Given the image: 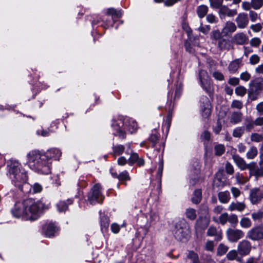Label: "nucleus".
<instances>
[{"label": "nucleus", "mask_w": 263, "mask_h": 263, "mask_svg": "<svg viewBox=\"0 0 263 263\" xmlns=\"http://www.w3.org/2000/svg\"><path fill=\"white\" fill-rule=\"evenodd\" d=\"M206 21L211 24L216 23L218 22L217 18L213 14H209L206 17Z\"/></svg>", "instance_id": "nucleus-53"}, {"label": "nucleus", "mask_w": 263, "mask_h": 263, "mask_svg": "<svg viewBox=\"0 0 263 263\" xmlns=\"http://www.w3.org/2000/svg\"><path fill=\"white\" fill-rule=\"evenodd\" d=\"M252 8L258 10L263 6V0H251Z\"/></svg>", "instance_id": "nucleus-38"}, {"label": "nucleus", "mask_w": 263, "mask_h": 263, "mask_svg": "<svg viewBox=\"0 0 263 263\" xmlns=\"http://www.w3.org/2000/svg\"><path fill=\"white\" fill-rule=\"evenodd\" d=\"M206 234L208 236L215 237V240L219 241L222 239V232L221 231H218L217 229L214 226H211L208 229Z\"/></svg>", "instance_id": "nucleus-21"}, {"label": "nucleus", "mask_w": 263, "mask_h": 263, "mask_svg": "<svg viewBox=\"0 0 263 263\" xmlns=\"http://www.w3.org/2000/svg\"><path fill=\"white\" fill-rule=\"evenodd\" d=\"M240 78L242 80L247 82L250 80L251 74L247 71H245L240 74Z\"/></svg>", "instance_id": "nucleus-63"}, {"label": "nucleus", "mask_w": 263, "mask_h": 263, "mask_svg": "<svg viewBox=\"0 0 263 263\" xmlns=\"http://www.w3.org/2000/svg\"><path fill=\"white\" fill-rule=\"evenodd\" d=\"M263 139L262 135L257 133H253L251 136V140L255 142H259Z\"/></svg>", "instance_id": "nucleus-46"}, {"label": "nucleus", "mask_w": 263, "mask_h": 263, "mask_svg": "<svg viewBox=\"0 0 263 263\" xmlns=\"http://www.w3.org/2000/svg\"><path fill=\"white\" fill-rule=\"evenodd\" d=\"M101 229L103 231V229L105 230H107L109 226V220L108 217L106 216H103L101 217L100 220Z\"/></svg>", "instance_id": "nucleus-34"}, {"label": "nucleus", "mask_w": 263, "mask_h": 263, "mask_svg": "<svg viewBox=\"0 0 263 263\" xmlns=\"http://www.w3.org/2000/svg\"><path fill=\"white\" fill-rule=\"evenodd\" d=\"M202 193L200 190H196L195 191L193 197L192 198V201L195 204L199 203L201 200Z\"/></svg>", "instance_id": "nucleus-31"}, {"label": "nucleus", "mask_w": 263, "mask_h": 263, "mask_svg": "<svg viewBox=\"0 0 263 263\" xmlns=\"http://www.w3.org/2000/svg\"><path fill=\"white\" fill-rule=\"evenodd\" d=\"M263 90V77L257 78L251 81L249 84V95L253 97L252 100H255L256 97Z\"/></svg>", "instance_id": "nucleus-5"}, {"label": "nucleus", "mask_w": 263, "mask_h": 263, "mask_svg": "<svg viewBox=\"0 0 263 263\" xmlns=\"http://www.w3.org/2000/svg\"><path fill=\"white\" fill-rule=\"evenodd\" d=\"M235 22L237 26L240 29H243L247 27L249 24V18L248 15L245 13H240L235 18Z\"/></svg>", "instance_id": "nucleus-11"}, {"label": "nucleus", "mask_w": 263, "mask_h": 263, "mask_svg": "<svg viewBox=\"0 0 263 263\" xmlns=\"http://www.w3.org/2000/svg\"><path fill=\"white\" fill-rule=\"evenodd\" d=\"M229 247L223 243H220L217 248V254L218 255L222 256L226 253Z\"/></svg>", "instance_id": "nucleus-37"}, {"label": "nucleus", "mask_w": 263, "mask_h": 263, "mask_svg": "<svg viewBox=\"0 0 263 263\" xmlns=\"http://www.w3.org/2000/svg\"><path fill=\"white\" fill-rule=\"evenodd\" d=\"M240 224L242 228L247 229L252 226V222L249 218L243 217L240 221Z\"/></svg>", "instance_id": "nucleus-36"}, {"label": "nucleus", "mask_w": 263, "mask_h": 263, "mask_svg": "<svg viewBox=\"0 0 263 263\" xmlns=\"http://www.w3.org/2000/svg\"><path fill=\"white\" fill-rule=\"evenodd\" d=\"M235 178L237 182L240 184H244L248 181V179L247 178L245 177L239 172L235 174Z\"/></svg>", "instance_id": "nucleus-41"}, {"label": "nucleus", "mask_w": 263, "mask_h": 263, "mask_svg": "<svg viewBox=\"0 0 263 263\" xmlns=\"http://www.w3.org/2000/svg\"><path fill=\"white\" fill-rule=\"evenodd\" d=\"M214 248V242L212 240H208L205 245V249L208 251H213Z\"/></svg>", "instance_id": "nucleus-60"}, {"label": "nucleus", "mask_w": 263, "mask_h": 263, "mask_svg": "<svg viewBox=\"0 0 263 263\" xmlns=\"http://www.w3.org/2000/svg\"><path fill=\"white\" fill-rule=\"evenodd\" d=\"M218 197L219 201L222 203H228L230 199V194L228 191L219 192Z\"/></svg>", "instance_id": "nucleus-25"}, {"label": "nucleus", "mask_w": 263, "mask_h": 263, "mask_svg": "<svg viewBox=\"0 0 263 263\" xmlns=\"http://www.w3.org/2000/svg\"><path fill=\"white\" fill-rule=\"evenodd\" d=\"M49 208V204H46L41 201H35L32 199H27L22 202H16L11 211L16 217L34 220L39 217L42 211Z\"/></svg>", "instance_id": "nucleus-2"}, {"label": "nucleus", "mask_w": 263, "mask_h": 263, "mask_svg": "<svg viewBox=\"0 0 263 263\" xmlns=\"http://www.w3.org/2000/svg\"><path fill=\"white\" fill-rule=\"evenodd\" d=\"M249 16L252 22H255L259 18L258 14L253 10H250L249 11Z\"/></svg>", "instance_id": "nucleus-48"}, {"label": "nucleus", "mask_w": 263, "mask_h": 263, "mask_svg": "<svg viewBox=\"0 0 263 263\" xmlns=\"http://www.w3.org/2000/svg\"><path fill=\"white\" fill-rule=\"evenodd\" d=\"M43 230L46 237H52L57 231H58V228L54 224L50 223L44 226Z\"/></svg>", "instance_id": "nucleus-20"}, {"label": "nucleus", "mask_w": 263, "mask_h": 263, "mask_svg": "<svg viewBox=\"0 0 263 263\" xmlns=\"http://www.w3.org/2000/svg\"><path fill=\"white\" fill-rule=\"evenodd\" d=\"M101 186L99 184H95L91 189V192L88 196V200L91 204H95L97 203H102L104 196L101 192Z\"/></svg>", "instance_id": "nucleus-7"}, {"label": "nucleus", "mask_w": 263, "mask_h": 263, "mask_svg": "<svg viewBox=\"0 0 263 263\" xmlns=\"http://www.w3.org/2000/svg\"><path fill=\"white\" fill-rule=\"evenodd\" d=\"M218 46L219 48L221 49H227L229 50L230 48V45L228 41L224 39H221L218 43Z\"/></svg>", "instance_id": "nucleus-32"}, {"label": "nucleus", "mask_w": 263, "mask_h": 263, "mask_svg": "<svg viewBox=\"0 0 263 263\" xmlns=\"http://www.w3.org/2000/svg\"><path fill=\"white\" fill-rule=\"evenodd\" d=\"M118 179L120 181L129 180L130 179V178L128 172L126 171H124L120 173L118 176Z\"/></svg>", "instance_id": "nucleus-44"}, {"label": "nucleus", "mask_w": 263, "mask_h": 263, "mask_svg": "<svg viewBox=\"0 0 263 263\" xmlns=\"http://www.w3.org/2000/svg\"><path fill=\"white\" fill-rule=\"evenodd\" d=\"M208 7L205 5H200L197 8V13L200 18H203L208 12Z\"/></svg>", "instance_id": "nucleus-27"}, {"label": "nucleus", "mask_w": 263, "mask_h": 263, "mask_svg": "<svg viewBox=\"0 0 263 263\" xmlns=\"http://www.w3.org/2000/svg\"><path fill=\"white\" fill-rule=\"evenodd\" d=\"M228 239L231 242H236L244 236V233L240 230L229 229L226 232Z\"/></svg>", "instance_id": "nucleus-10"}, {"label": "nucleus", "mask_w": 263, "mask_h": 263, "mask_svg": "<svg viewBox=\"0 0 263 263\" xmlns=\"http://www.w3.org/2000/svg\"><path fill=\"white\" fill-rule=\"evenodd\" d=\"M211 6L215 8L221 7L223 0H210Z\"/></svg>", "instance_id": "nucleus-47"}, {"label": "nucleus", "mask_w": 263, "mask_h": 263, "mask_svg": "<svg viewBox=\"0 0 263 263\" xmlns=\"http://www.w3.org/2000/svg\"><path fill=\"white\" fill-rule=\"evenodd\" d=\"M111 127L115 136L124 139L125 137V130L130 133H134L137 129L138 124L133 119L119 118L112 120Z\"/></svg>", "instance_id": "nucleus-4"}, {"label": "nucleus", "mask_w": 263, "mask_h": 263, "mask_svg": "<svg viewBox=\"0 0 263 263\" xmlns=\"http://www.w3.org/2000/svg\"><path fill=\"white\" fill-rule=\"evenodd\" d=\"M67 201L68 203H66L65 201H61L57 203V206L58 208V210L59 212H61L66 210L67 209L68 204H71L72 203L70 200H67Z\"/></svg>", "instance_id": "nucleus-29"}, {"label": "nucleus", "mask_w": 263, "mask_h": 263, "mask_svg": "<svg viewBox=\"0 0 263 263\" xmlns=\"http://www.w3.org/2000/svg\"><path fill=\"white\" fill-rule=\"evenodd\" d=\"M215 155L217 156L222 155L225 152L224 146L222 144H218L214 147Z\"/></svg>", "instance_id": "nucleus-40"}, {"label": "nucleus", "mask_w": 263, "mask_h": 263, "mask_svg": "<svg viewBox=\"0 0 263 263\" xmlns=\"http://www.w3.org/2000/svg\"><path fill=\"white\" fill-rule=\"evenodd\" d=\"M108 14L114 16H116L117 17H121V13L120 11H117L114 8H109L108 9L107 12Z\"/></svg>", "instance_id": "nucleus-56"}, {"label": "nucleus", "mask_w": 263, "mask_h": 263, "mask_svg": "<svg viewBox=\"0 0 263 263\" xmlns=\"http://www.w3.org/2000/svg\"><path fill=\"white\" fill-rule=\"evenodd\" d=\"M263 217V212L258 211L252 214V218L254 220H257Z\"/></svg>", "instance_id": "nucleus-59"}, {"label": "nucleus", "mask_w": 263, "mask_h": 263, "mask_svg": "<svg viewBox=\"0 0 263 263\" xmlns=\"http://www.w3.org/2000/svg\"><path fill=\"white\" fill-rule=\"evenodd\" d=\"M62 155L60 149L52 148L46 152L38 150L29 152L27 157L29 167L42 174H49L51 172V166L53 160H59Z\"/></svg>", "instance_id": "nucleus-1"}, {"label": "nucleus", "mask_w": 263, "mask_h": 263, "mask_svg": "<svg viewBox=\"0 0 263 263\" xmlns=\"http://www.w3.org/2000/svg\"><path fill=\"white\" fill-rule=\"evenodd\" d=\"M232 158L237 167L241 170L248 169L249 164H247L245 160L239 156L235 155L232 156Z\"/></svg>", "instance_id": "nucleus-18"}, {"label": "nucleus", "mask_w": 263, "mask_h": 263, "mask_svg": "<svg viewBox=\"0 0 263 263\" xmlns=\"http://www.w3.org/2000/svg\"><path fill=\"white\" fill-rule=\"evenodd\" d=\"M262 192L263 191H261L259 188H254L251 190L250 199L252 204H255L260 201Z\"/></svg>", "instance_id": "nucleus-13"}, {"label": "nucleus", "mask_w": 263, "mask_h": 263, "mask_svg": "<svg viewBox=\"0 0 263 263\" xmlns=\"http://www.w3.org/2000/svg\"><path fill=\"white\" fill-rule=\"evenodd\" d=\"M228 217L229 215L227 213L221 214L219 217V223L222 225L225 224L228 221Z\"/></svg>", "instance_id": "nucleus-45"}, {"label": "nucleus", "mask_w": 263, "mask_h": 263, "mask_svg": "<svg viewBox=\"0 0 263 263\" xmlns=\"http://www.w3.org/2000/svg\"><path fill=\"white\" fill-rule=\"evenodd\" d=\"M247 237L252 240L263 239V227H256L251 229L247 232Z\"/></svg>", "instance_id": "nucleus-9"}, {"label": "nucleus", "mask_w": 263, "mask_h": 263, "mask_svg": "<svg viewBox=\"0 0 263 263\" xmlns=\"http://www.w3.org/2000/svg\"><path fill=\"white\" fill-rule=\"evenodd\" d=\"M202 102L201 104L202 116L204 118L208 117L211 114V107L210 101L208 98L204 97L202 99Z\"/></svg>", "instance_id": "nucleus-16"}, {"label": "nucleus", "mask_w": 263, "mask_h": 263, "mask_svg": "<svg viewBox=\"0 0 263 263\" xmlns=\"http://www.w3.org/2000/svg\"><path fill=\"white\" fill-rule=\"evenodd\" d=\"M125 149H127L126 144L124 146L123 145L118 144L113 147L114 153L116 155H120L123 154Z\"/></svg>", "instance_id": "nucleus-33"}, {"label": "nucleus", "mask_w": 263, "mask_h": 263, "mask_svg": "<svg viewBox=\"0 0 263 263\" xmlns=\"http://www.w3.org/2000/svg\"><path fill=\"white\" fill-rule=\"evenodd\" d=\"M42 190H43L42 186L38 183H34L33 185V186H32V190L33 193H40V192H41Z\"/></svg>", "instance_id": "nucleus-49"}, {"label": "nucleus", "mask_w": 263, "mask_h": 263, "mask_svg": "<svg viewBox=\"0 0 263 263\" xmlns=\"http://www.w3.org/2000/svg\"><path fill=\"white\" fill-rule=\"evenodd\" d=\"M7 171L12 183L25 194L31 192V186L27 183V171L17 160L11 159L7 162Z\"/></svg>", "instance_id": "nucleus-3"}, {"label": "nucleus", "mask_w": 263, "mask_h": 263, "mask_svg": "<svg viewBox=\"0 0 263 263\" xmlns=\"http://www.w3.org/2000/svg\"><path fill=\"white\" fill-rule=\"evenodd\" d=\"M199 76L201 87L206 92H211L212 89V81L209 78L206 71L203 70H200Z\"/></svg>", "instance_id": "nucleus-8"}, {"label": "nucleus", "mask_w": 263, "mask_h": 263, "mask_svg": "<svg viewBox=\"0 0 263 263\" xmlns=\"http://www.w3.org/2000/svg\"><path fill=\"white\" fill-rule=\"evenodd\" d=\"M248 170L250 171V175L254 176L257 179L259 177H263L262 168L258 167L255 162L249 163Z\"/></svg>", "instance_id": "nucleus-12"}, {"label": "nucleus", "mask_w": 263, "mask_h": 263, "mask_svg": "<svg viewBox=\"0 0 263 263\" xmlns=\"http://www.w3.org/2000/svg\"><path fill=\"white\" fill-rule=\"evenodd\" d=\"M260 60L259 57L257 54H253L250 58V63L252 65L257 64Z\"/></svg>", "instance_id": "nucleus-61"}, {"label": "nucleus", "mask_w": 263, "mask_h": 263, "mask_svg": "<svg viewBox=\"0 0 263 263\" xmlns=\"http://www.w3.org/2000/svg\"><path fill=\"white\" fill-rule=\"evenodd\" d=\"M212 76L217 80L222 81L224 79V76L222 73L219 71H215L212 73Z\"/></svg>", "instance_id": "nucleus-62"}, {"label": "nucleus", "mask_w": 263, "mask_h": 263, "mask_svg": "<svg viewBox=\"0 0 263 263\" xmlns=\"http://www.w3.org/2000/svg\"><path fill=\"white\" fill-rule=\"evenodd\" d=\"M242 114L240 112H234L232 114L230 122L231 123L236 124L241 121Z\"/></svg>", "instance_id": "nucleus-26"}, {"label": "nucleus", "mask_w": 263, "mask_h": 263, "mask_svg": "<svg viewBox=\"0 0 263 263\" xmlns=\"http://www.w3.org/2000/svg\"><path fill=\"white\" fill-rule=\"evenodd\" d=\"M228 221L233 226H235L238 222V218L235 214H232L229 216Z\"/></svg>", "instance_id": "nucleus-52"}, {"label": "nucleus", "mask_w": 263, "mask_h": 263, "mask_svg": "<svg viewBox=\"0 0 263 263\" xmlns=\"http://www.w3.org/2000/svg\"><path fill=\"white\" fill-rule=\"evenodd\" d=\"M237 11L235 9H230L226 6H221L219 9V14L223 16L227 15L229 17H233L236 15Z\"/></svg>", "instance_id": "nucleus-22"}, {"label": "nucleus", "mask_w": 263, "mask_h": 263, "mask_svg": "<svg viewBox=\"0 0 263 263\" xmlns=\"http://www.w3.org/2000/svg\"><path fill=\"white\" fill-rule=\"evenodd\" d=\"M211 27L209 25L202 26V23H200V27L198 28V30L205 34H207L210 30Z\"/></svg>", "instance_id": "nucleus-51"}, {"label": "nucleus", "mask_w": 263, "mask_h": 263, "mask_svg": "<svg viewBox=\"0 0 263 263\" xmlns=\"http://www.w3.org/2000/svg\"><path fill=\"white\" fill-rule=\"evenodd\" d=\"M187 257L192 260V263H200L198 255L193 251L189 252Z\"/></svg>", "instance_id": "nucleus-39"}, {"label": "nucleus", "mask_w": 263, "mask_h": 263, "mask_svg": "<svg viewBox=\"0 0 263 263\" xmlns=\"http://www.w3.org/2000/svg\"><path fill=\"white\" fill-rule=\"evenodd\" d=\"M237 26L234 23L228 21L225 23L221 30V33L223 36H227L236 31Z\"/></svg>", "instance_id": "nucleus-15"}, {"label": "nucleus", "mask_w": 263, "mask_h": 263, "mask_svg": "<svg viewBox=\"0 0 263 263\" xmlns=\"http://www.w3.org/2000/svg\"><path fill=\"white\" fill-rule=\"evenodd\" d=\"M246 92V88L242 86L237 87L235 89V93L237 96L242 97L245 95Z\"/></svg>", "instance_id": "nucleus-43"}, {"label": "nucleus", "mask_w": 263, "mask_h": 263, "mask_svg": "<svg viewBox=\"0 0 263 263\" xmlns=\"http://www.w3.org/2000/svg\"><path fill=\"white\" fill-rule=\"evenodd\" d=\"M148 140L152 143V146L154 147L158 140V136L156 134H153L150 136Z\"/></svg>", "instance_id": "nucleus-55"}, {"label": "nucleus", "mask_w": 263, "mask_h": 263, "mask_svg": "<svg viewBox=\"0 0 263 263\" xmlns=\"http://www.w3.org/2000/svg\"><path fill=\"white\" fill-rule=\"evenodd\" d=\"M173 233L176 239L182 240L183 238H186L189 233V228L184 221H178L175 225Z\"/></svg>", "instance_id": "nucleus-6"}, {"label": "nucleus", "mask_w": 263, "mask_h": 263, "mask_svg": "<svg viewBox=\"0 0 263 263\" xmlns=\"http://www.w3.org/2000/svg\"><path fill=\"white\" fill-rule=\"evenodd\" d=\"M245 132L244 127H237L234 129L232 135L235 138H240Z\"/></svg>", "instance_id": "nucleus-35"}, {"label": "nucleus", "mask_w": 263, "mask_h": 263, "mask_svg": "<svg viewBox=\"0 0 263 263\" xmlns=\"http://www.w3.org/2000/svg\"><path fill=\"white\" fill-rule=\"evenodd\" d=\"M250 28L253 30V31H254L255 32H258L261 30L262 26L260 24L258 23V24L252 25L250 26Z\"/></svg>", "instance_id": "nucleus-64"}, {"label": "nucleus", "mask_w": 263, "mask_h": 263, "mask_svg": "<svg viewBox=\"0 0 263 263\" xmlns=\"http://www.w3.org/2000/svg\"><path fill=\"white\" fill-rule=\"evenodd\" d=\"M261 43V40L258 37H254L251 39L250 41V44L251 46L253 47H257L259 46V45Z\"/></svg>", "instance_id": "nucleus-54"}, {"label": "nucleus", "mask_w": 263, "mask_h": 263, "mask_svg": "<svg viewBox=\"0 0 263 263\" xmlns=\"http://www.w3.org/2000/svg\"><path fill=\"white\" fill-rule=\"evenodd\" d=\"M242 8L243 10L245 11H250L251 9L252 8V5L251 2H249L247 1H245L242 3L241 4Z\"/></svg>", "instance_id": "nucleus-57"}, {"label": "nucleus", "mask_w": 263, "mask_h": 263, "mask_svg": "<svg viewBox=\"0 0 263 263\" xmlns=\"http://www.w3.org/2000/svg\"><path fill=\"white\" fill-rule=\"evenodd\" d=\"M238 252L235 250L229 251L227 254L226 257L229 260H234L237 258Z\"/></svg>", "instance_id": "nucleus-42"}, {"label": "nucleus", "mask_w": 263, "mask_h": 263, "mask_svg": "<svg viewBox=\"0 0 263 263\" xmlns=\"http://www.w3.org/2000/svg\"><path fill=\"white\" fill-rule=\"evenodd\" d=\"M246 204L243 202H232L229 206L228 210L230 211L237 210L241 212L246 208Z\"/></svg>", "instance_id": "nucleus-24"}, {"label": "nucleus", "mask_w": 263, "mask_h": 263, "mask_svg": "<svg viewBox=\"0 0 263 263\" xmlns=\"http://www.w3.org/2000/svg\"><path fill=\"white\" fill-rule=\"evenodd\" d=\"M251 250V245L250 242L246 240L241 241L238 246V252L241 255H247L249 254Z\"/></svg>", "instance_id": "nucleus-14"}, {"label": "nucleus", "mask_w": 263, "mask_h": 263, "mask_svg": "<svg viewBox=\"0 0 263 263\" xmlns=\"http://www.w3.org/2000/svg\"><path fill=\"white\" fill-rule=\"evenodd\" d=\"M186 217L191 220H194L197 217L196 211L193 208H188L185 211Z\"/></svg>", "instance_id": "nucleus-30"}, {"label": "nucleus", "mask_w": 263, "mask_h": 263, "mask_svg": "<svg viewBox=\"0 0 263 263\" xmlns=\"http://www.w3.org/2000/svg\"><path fill=\"white\" fill-rule=\"evenodd\" d=\"M247 35L243 32L235 34L232 38V42L236 45H243L248 41Z\"/></svg>", "instance_id": "nucleus-17"}, {"label": "nucleus", "mask_w": 263, "mask_h": 263, "mask_svg": "<svg viewBox=\"0 0 263 263\" xmlns=\"http://www.w3.org/2000/svg\"><path fill=\"white\" fill-rule=\"evenodd\" d=\"M232 108H237V109H241L243 106L242 102L239 100H234L231 104V105Z\"/></svg>", "instance_id": "nucleus-50"}, {"label": "nucleus", "mask_w": 263, "mask_h": 263, "mask_svg": "<svg viewBox=\"0 0 263 263\" xmlns=\"http://www.w3.org/2000/svg\"><path fill=\"white\" fill-rule=\"evenodd\" d=\"M225 168L226 172L230 175L233 174L234 172V167L230 162L226 163Z\"/></svg>", "instance_id": "nucleus-58"}, {"label": "nucleus", "mask_w": 263, "mask_h": 263, "mask_svg": "<svg viewBox=\"0 0 263 263\" xmlns=\"http://www.w3.org/2000/svg\"><path fill=\"white\" fill-rule=\"evenodd\" d=\"M242 63V59H237L232 61L229 65L228 68L231 73H234L238 69Z\"/></svg>", "instance_id": "nucleus-23"}, {"label": "nucleus", "mask_w": 263, "mask_h": 263, "mask_svg": "<svg viewBox=\"0 0 263 263\" xmlns=\"http://www.w3.org/2000/svg\"><path fill=\"white\" fill-rule=\"evenodd\" d=\"M258 154V150L255 146H251L246 153V157L248 159H253Z\"/></svg>", "instance_id": "nucleus-28"}, {"label": "nucleus", "mask_w": 263, "mask_h": 263, "mask_svg": "<svg viewBox=\"0 0 263 263\" xmlns=\"http://www.w3.org/2000/svg\"><path fill=\"white\" fill-rule=\"evenodd\" d=\"M126 146L127 147V149L125 151V154L130 155L128 159V163L129 165H132L137 162L139 157L137 153L133 152V150L130 148V143L126 144Z\"/></svg>", "instance_id": "nucleus-19"}]
</instances>
